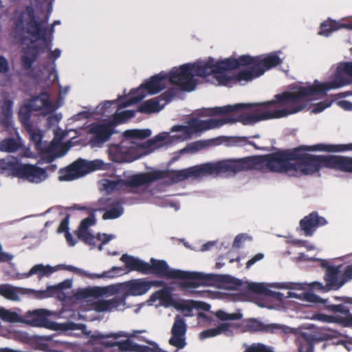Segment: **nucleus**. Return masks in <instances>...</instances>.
<instances>
[{"label":"nucleus","instance_id":"obj_1","mask_svg":"<svg viewBox=\"0 0 352 352\" xmlns=\"http://www.w3.org/2000/svg\"><path fill=\"white\" fill-rule=\"evenodd\" d=\"M316 151L329 153L352 151V143L300 146L266 155L229 159L231 175L233 177L242 171L255 170L263 173L267 170L284 173L289 176L298 177L319 173L322 168L352 173V157L315 155L305 153Z\"/></svg>","mask_w":352,"mask_h":352},{"label":"nucleus","instance_id":"obj_2","mask_svg":"<svg viewBox=\"0 0 352 352\" xmlns=\"http://www.w3.org/2000/svg\"><path fill=\"white\" fill-rule=\"evenodd\" d=\"M306 107L307 104L303 101L297 86H296L292 91H284L276 94L272 100L259 103H239L211 108L208 110L209 116H213L253 108L251 113H242L236 119L224 118L202 120L192 118L188 121V125H175L172 127L171 131L182 132V135L174 137L176 139L185 140L190 139L193 134L219 128L228 123L239 122L243 125H253L263 120L286 117L302 111Z\"/></svg>","mask_w":352,"mask_h":352},{"label":"nucleus","instance_id":"obj_3","mask_svg":"<svg viewBox=\"0 0 352 352\" xmlns=\"http://www.w3.org/2000/svg\"><path fill=\"white\" fill-rule=\"evenodd\" d=\"M120 261L129 271H136L143 274H154L158 277L170 279L184 280L179 284L182 289L197 288L200 285H211L216 282H227L230 278L228 275L205 274L197 272H188L171 269L164 260L151 258L150 263H146L133 256L124 254Z\"/></svg>","mask_w":352,"mask_h":352},{"label":"nucleus","instance_id":"obj_4","mask_svg":"<svg viewBox=\"0 0 352 352\" xmlns=\"http://www.w3.org/2000/svg\"><path fill=\"white\" fill-rule=\"evenodd\" d=\"M46 20H39L36 16L34 8L27 6L23 12L14 20V30L16 32L22 34L26 32L32 37L40 38L43 41L42 46L30 45L23 51L21 57L22 67L26 69H31L33 63L36 60L41 53L49 50L48 58L56 60L60 56L61 51L59 49L51 50V44L47 41Z\"/></svg>","mask_w":352,"mask_h":352},{"label":"nucleus","instance_id":"obj_5","mask_svg":"<svg viewBox=\"0 0 352 352\" xmlns=\"http://www.w3.org/2000/svg\"><path fill=\"white\" fill-rule=\"evenodd\" d=\"M350 84H352V62H343L338 65L332 80L326 82L315 80L311 85L297 86V88L307 104L313 96H325L328 91Z\"/></svg>","mask_w":352,"mask_h":352},{"label":"nucleus","instance_id":"obj_6","mask_svg":"<svg viewBox=\"0 0 352 352\" xmlns=\"http://www.w3.org/2000/svg\"><path fill=\"white\" fill-rule=\"evenodd\" d=\"M206 176L232 177L229 159L216 162H208L176 170L173 173L172 180L178 183L192 177L197 179Z\"/></svg>","mask_w":352,"mask_h":352},{"label":"nucleus","instance_id":"obj_7","mask_svg":"<svg viewBox=\"0 0 352 352\" xmlns=\"http://www.w3.org/2000/svg\"><path fill=\"white\" fill-rule=\"evenodd\" d=\"M165 170H153L148 173L133 174L126 179L107 180L104 184L105 190L111 193L113 191L134 192L133 188L150 184L155 181L166 177Z\"/></svg>","mask_w":352,"mask_h":352},{"label":"nucleus","instance_id":"obj_8","mask_svg":"<svg viewBox=\"0 0 352 352\" xmlns=\"http://www.w3.org/2000/svg\"><path fill=\"white\" fill-rule=\"evenodd\" d=\"M192 66L195 76L206 77L213 74L219 85H221L220 76H223L225 72L238 69L236 58H228L218 61L209 58L206 61L192 63Z\"/></svg>","mask_w":352,"mask_h":352},{"label":"nucleus","instance_id":"obj_9","mask_svg":"<svg viewBox=\"0 0 352 352\" xmlns=\"http://www.w3.org/2000/svg\"><path fill=\"white\" fill-rule=\"evenodd\" d=\"M166 79H168L167 74L162 72L151 76L150 79L146 80L140 88L134 91H131L130 98L123 102L121 107H126L140 102L146 96L142 93V89H146L147 93L151 95L160 92L165 88L164 80Z\"/></svg>","mask_w":352,"mask_h":352},{"label":"nucleus","instance_id":"obj_10","mask_svg":"<svg viewBox=\"0 0 352 352\" xmlns=\"http://www.w3.org/2000/svg\"><path fill=\"white\" fill-rule=\"evenodd\" d=\"M167 76L170 83L179 86L182 91H191L197 86L192 63L184 64L178 68L175 67Z\"/></svg>","mask_w":352,"mask_h":352},{"label":"nucleus","instance_id":"obj_11","mask_svg":"<svg viewBox=\"0 0 352 352\" xmlns=\"http://www.w3.org/2000/svg\"><path fill=\"white\" fill-rule=\"evenodd\" d=\"M98 168L96 162L78 159L65 169L59 170L60 181H72Z\"/></svg>","mask_w":352,"mask_h":352},{"label":"nucleus","instance_id":"obj_12","mask_svg":"<svg viewBox=\"0 0 352 352\" xmlns=\"http://www.w3.org/2000/svg\"><path fill=\"white\" fill-rule=\"evenodd\" d=\"M238 68L245 67L247 65H255L256 67L263 71L270 69L272 67L281 64L282 60L276 54H270L264 58L260 56H250V55H242L236 58Z\"/></svg>","mask_w":352,"mask_h":352},{"label":"nucleus","instance_id":"obj_13","mask_svg":"<svg viewBox=\"0 0 352 352\" xmlns=\"http://www.w3.org/2000/svg\"><path fill=\"white\" fill-rule=\"evenodd\" d=\"M248 69H242L233 75H228L225 72L223 76H220L221 85L232 87L237 83L250 82L254 78H258L263 74V71L257 69L255 65H247Z\"/></svg>","mask_w":352,"mask_h":352},{"label":"nucleus","instance_id":"obj_14","mask_svg":"<svg viewBox=\"0 0 352 352\" xmlns=\"http://www.w3.org/2000/svg\"><path fill=\"white\" fill-rule=\"evenodd\" d=\"M89 132L94 135L90 140L91 145L101 146L116 132L115 123L113 121H110L108 123L94 124L91 126Z\"/></svg>","mask_w":352,"mask_h":352},{"label":"nucleus","instance_id":"obj_15","mask_svg":"<svg viewBox=\"0 0 352 352\" xmlns=\"http://www.w3.org/2000/svg\"><path fill=\"white\" fill-rule=\"evenodd\" d=\"M321 266L326 270L324 280L327 282V287L341 288L346 283L344 271L341 274V265H329L324 260L321 263Z\"/></svg>","mask_w":352,"mask_h":352},{"label":"nucleus","instance_id":"obj_16","mask_svg":"<svg viewBox=\"0 0 352 352\" xmlns=\"http://www.w3.org/2000/svg\"><path fill=\"white\" fill-rule=\"evenodd\" d=\"M186 330L187 327L184 318L177 316L171 329L172 336L168 343L179 349L184 348L186 344L185 338Z\"/></svg>","mask_w":352,"mask_h":352},{"label":"nucleus","instance_id":"obj_17","mask_svg":"<svg viewBox=\"0 0 352 352\" xmlns=\"http://www.w3.org/2000/svg\"><path fill=\"white\" fill-rule=\"evenodd\" d=\"M162 281L146 280L144 278H139L130 280L125 283L126 292L124 294H129L131 296H141L146 294L152 286H162Z\"/></svg>","mask_w":352,"mask_h":352},{"label":"nucleus","instance_id":"obj_18","mask_svg":"<svg viewBox=\"0 0 352 352\" xmlns=\"http://www.w3.org/2000/svg\"><path fill=\"white\" fill-rule=\"evenodd\" d=\"M30 182L40 183L47 177L46 170L32 164H21L18 177Z\"/></svg>","mask_w":352,"mask_h":352},{"label":"nucleus","instance_id":"obj_19","mask_svg":"<svg viewBox=\"0 0 352 352\" xmlns=\"http://www.w3.org/2000/svg\"><path fill=\"white\" fill-rule=\"evenodd\" d=\"M129 294H122L109 300H98L93 304V309L97 312L113 311L120 306H124Z\"/></svg>","mask_w":352,"mask_h":352},{"label":"nucleus","instance_id":"obj_20","mask_svg":"<svg viewBox=\"0 0 352 352\" xmlns=\"http://www.w3.org/2000/svg\"><path fill=\"white\" fill-rule=\"evenodd\" d=\"M327 220L319 216L318 213L314 211L305 216L300 221V227L305 236H311L314 234L316 228L326 225Z\"/></svg>","mask_w":352,"mask_h":352},{"label":"nucleus","instance_id":"obj_21","mask_svg":"<svg viewBox=\"0 0 352 352\" xmlns=\"http://www.w3.org/2000/svg\"><path fill=\"white\" fill-rule=\"evenodd\" d=\"M23 322L32 327H47L50 322L47 318V311L44 309H36L27 312Z\"/></svg>","mask_w":352,"mask_h":352},{"label":"nucleus","instance_id":"obj_22","mask_svg":"<svg viewBox=\"0 0 352 352\" xmlns=\"http://www.w3.org/2000/svg\"><path fill=\"white\" fill-rule=\"evenodd\" d=\"M128 144L127 140H122L118 144H111L109 146L108 152L111 160L116 162L124 161L130 151Z\"/></svg>","mask_w":352,"mask_h":352},{"label":"nucleus","instance_id":"obj_23","mask_svg":"<svg viewBox=\"0 0 352 352\" xmlns=\"http://www.w3.org/2000/svg\"><path fill=\"white\" fill-rule=\"evenodd\" d=\"M32 292L31 289L14 287L9 284L0 285V295L13 301L19 300L20 295L28 294Z\"/></svg>","mask_w":352,"mask_h":352},{"label":"nucleus","instance_id":"obj_24","mask_svg":"<svg viewBox=\"0 0 352 352\" xmlns=\"http://www.w3.org/2000/svg\"><path fill=\"white\" fill-rule=\"evenodd\" d=\"M313 318L327 323H338L343 327H352V316L343 317L340 316H329L324 314H316Z\"/></svg>","mask_w":352,"mask_h":352},{"label":"nucleus","instance_id":"obj_25","mask_svg":"<svg viewBox=\"0 0 352 352\" xmlns=\"http://www.w3.org/2000/svg\"><path fill=\"white\" fill-rule=\"evenodd\" d=\"M65 269L67 270L72 272L74 273L78 274L80 276H83L85 277H88L90 278H102V277H107V278H113L114 277V275L112 274L113 272L116 271H121L122 269L121 267H113L111 270L107 272H104L102 274H89L86 271H84L82 269L77 268L72 265H67L66 266Z\"/></svg>","mask_w":352,"mask_h":352},{"label":"nucleus","instance_id":"obj_26","mask_svg":"<svg viewBox=\"0 0 352 352\" xmlns=\"http://www.w3.org/2000/svg\"><path fill=\"white\" fill-rule=\"evenodd\" d=\"M57 270V268L51 267L50 265H43V264H37L34 265L25 274V277H30L32 275L36 274L39 278L43 276H49Z\"/></svg>","mask_w":352,"mask_h":352},{"label":"nucleus","instance_id":"obj_27","mask_svg":"<svg viewBox=\"0 0 352 352\" xmlns=\"http://www.w3.org/2000/svg\"><path fill=\"white\" fill-rule=\"evenodd\" d=\"M163 106L160 104L158 98H154L144 102L138 108V111L142 113H156L162 110Z\"/></svg>","mask_w":352,"mask_h":352},{"label":"nucleus","instance_id":"obj_28","mask_svg":"<svg viewBox=\"0 0 352 352\" xmlns=\"http://www.w3.org/2000/svg\"><path fill=\"white\" fill-rule=\"evenodd\" d=\"M250 292L274 297L278 300L282 298L283 294L280 292H273L266 287L263 283H250L248 286Z\"/></svg>","mask_w":352,"mask_h":352},{"label":"nucleus","instance_id":"obj_29","mask_svg":"<svg viewBox=\"0 0 352 352\" xmlns=\"http://www.w3.org/2000/svg\"><path fill=\"white\" fill-rule=\"evenodd\" d=\"M21 164H22L19 163L16 159H3L0 161V168L9 172L11 175L17 177Z\"/></svg>","mask_w":352,"mask_h":352},{"label":"nucleus","instance_id":"obj_30","mask_svg":"<svg viewBox=\"0 0 352 352\" xmlns=\"http://www.w3.org/2000/svg\"><path fill=\"white\" fill-rule=\"evenodd\" d=\"M102 344L107 347L118 346L121 352L135 351L136 344L130 340L116 342H102Z\"/></svg>","mask_w":352,"mask_h":352},{"label":"nucleus","instance_id":"obj_31","mask_svg":"<svg viewBox=\"0 0 352 352\" xmlns=\"http://www.w3.org/2000/svg\"><path fill=\"white\" fill-rule=\"evenodd\" d=\"M151 300L152 301L160 300L162 304L168 305L173 301L172 293L169 289L164 288L154 292L151 296Z\"/></svg>","mask_w":352,"mask_h":352},{"label":"nucleus","instance_id":"obj_32","mask_svg":"<svg viewBox=\"0 0 352 352\" xmlns=\"http://www.w3.org/2000/svg\"><path fill=\"white\" fill-rule=\"evenodd\" d=\"M230 144L236 146H244L245 145H250L256 150L268 151L265 147L258 146L254 142L250 141L248 137H232L230 138Z\"/></svg>","mask_w":352,"mask_h":352},{"label":"nucleus","instance_id":"obj_33","mask_svg":"<svg viewBox=\"0 0 352 352\" xmlns=\"http://www.w3.org/2000/svg\"><path fill=\"white\" fill-rule=\"evenodd\" d=\"M72 287V282L69 280H65L57 285L49 286L46 291L41 292L42 297L46 298L50 296L59 293L65 289H68Z\"/></svg>","mask_w":352,"mask_h":352},{"label":"nucleus","instance_id":"obj_34","mask_svg":"<svg viewBox=\"0 0 352 352\" xmlns=\"http://www.w3.org/2000/svg\"><path fill=\"white\" fill-rule=\"evenodd\" d=\"M322 304H324V308L326 310H327L329 312L336 314V313H340L343 315H344V317H348L349 316H352V314H350L349 309L346 306L340 304V305H331L329 303L328 300H322Z\"/></svg>","mask_w":352,"mask_h":352},{"label":"nucleus","instance_id":"obj_35","mask_svg":"<svg viewBox=\"0 0 352 352\" xmlns=\"http://www.w3.org/2000/svg\"><path fill=\"white\" fill-rule=\"evenodd\" d=\"M123 135L126 138H135L139 140H144L151 136V131L148 129H129L125 131Z\"/></svg>","mask_w":352,"mask_h":352},{"label":"nucleus","instance_id":"obj_36","mask_svg":"<svg viewBox=\"0 0 352 352\" xmlns=\"http://www.w3.org/2000/svg\"><path fill=\"white\" fill-rule=\"evenodd\" d=\"M50 104V102L48 100V98L41 96H37L34 98L32 100H30L27 105V107L29 109L30 111H37L41 109L43 107L49 106Z\"/></svg>","mask_w":352,"mask_h":352},{"label":"nucleus","instance_id":"obj_37","mask_svg":"<svg viewBox=\"0 0 352 352\" xmlns=\"http://www.w3.org/2000/svg\"><path fill=\"white\" fill-rule=\"evenodd\" d=\"M0 318L5 322L11 323L23 322L21 316L16 312L4 308H0Z\"/></svg>","mask_w":352,"mask_h":352},{"label":"nucleus","instance_id":"obj_38","mask_svg":"<svg viewBox=\"0 0 352 352\" xmlns=\"http://www.w3.org/2000/svg\"><path fill=\"white\" fill-rule=\"evenodd\" d=\"M19 148V142L12 138L4 139L0 142V150L1 151L12 153L18 151Z\"/></svg>","mask_w":352,"mask_h":352},{"label":"nucleus","instance_id":"obj_39","mask_svg":"<svg viewBox=\"0 0 352 352\" xmlns=\"http://www.w3.org/2000/svg\"><path fill=\"white\" fill-rule=\"evenodd\" d=\"M339 30L338 21L328 19L320 24L319 34L329 36L332 32Z\"/></svg>","mask_w":352,"mask_h":352},{"label":"nucleus","instance_id":"obj_40","mask_svg":"<svg viewBox=\"0 0 352 352\" xmlns=\"http://www.w3.org/2000/svg\"><path fill=\"white\" fill-rule=\"evenodd\" d=\"M322 331H333V332H336L337 333L336 334V337L334 338H332V339H327V340H324L323 341H331L332 342V344H335V345H338V344H341V345H343L344 347L347 350V351H350L351 349L350 347L349 346V344H351V342H349V341H346L344 340H342L340 338V337L341 336H344L342 333H340V332H338V331L336 330H333V329H319L318 331H317L315 334H318V333Z\"/></svg>","mask_w":352,"mask_h":352},{"label":"nucleus","instance_id":"obj_41","mask_svg":"<svg viewBox=\"0 0 352 352\" xmlns=\"http://www.w3.org/2000/svg\"><path fill=\"white\" fill-rule=\"evenodd\" d=\"M76 235L78 238L83 241L85 244L89 245L92 248L96 246V241L97 239V236L95 237L89 231H77Z\"/></svg>","mask_w":352,"mask_h":352},{"label":"nucleus","instance_id":"obj_42","mask_svg":"<svg viewBox=\"0 0 352 352\" xmlns=\"http://www.w3.org/2000/svg\"><path fill=\"white\" fill-rule=\"evenodd\" d=\"M123 213V208L122 206L118 204L117 206H113L110 209L107 210L102 215V219H113L119 217Z\"/></svg>","mask_w":352,"mask_h":352},{"label":"nucleus","instance_id":"obj_43","mask_svg":"<svg viewBox=\"0 0 352 352\" xmlns=\"http://www.w3.org/2000/svg\"><path fill=\"white\" fill-rule=\"evenodd\" d=\"M135 111L134 110H125L119 113H116L114 115L113 122L122 123L127 120L135 117Z\"/></svg>","mask_w":352,"mask_h":352},{"label":"nucleus","instance_id":"obj_44","mask_svg":"<svg viewBox=\"0 0 352 352\" xmlns=\"http://www.w3.org/2000/svg\"><path fill=\"white\" fill-rule=\"evenodd\" d=\"M272 349L261 343H254L248 346L243 352H272Z\"/></svg>","mask_w":352,"mask_h":352},{"label":"nucleus","instance_id":"obj_45","mask_svg":"<svg viewBox=\"0 0 352 352\" xmlns=\"http://www.w3.org/2000/svg\"><path fill=\"white\" fill-rule=\"evenodd\" d=\"M165 139L166 136L162 133H160L157 135L154 138L150 139L145 143L141 144V147L146 149H150L153 148L157 142H163L165 140Z\"/></svg>","mask_w":352,"mask_h":352},{"label":"nucleus","instance_id":"obj_46","mask_svg":"<svg viewBox=\"0 0 352 352\" xmlns=\"http://www.w3.org/2000/svg\"><path fill=\"white\" fill-rule=\"evenodd\" d=\"M28 132L30 135V140L35 144L36 147L37 148L41 144L43 135L41 132L38 130H34L32 129H28Z\"/></svg>","mask_w":352,"mask_h":352},{"label":"nucleus","instance_id":"obj_47","mask_svg":"<svg viewBox=\"0 0 352 352\" xmlns=\"http://www.w3.org/2000/svg\"><path fill=\"white\" fill-rule=\"evenodd\" d=\"M176 94L177 90L175 88H170L167 91H164L162 94L160 95V96L157 98H159L160 101L161 100H165V103L162 105L164 107L165 104L170 102L172 100V99L176 96Z\"/></svg>","mask_w":352,"mask_h":352},{"label":"nucleus","instance_id":"obj_48","mask_svg":"<svg viewBox=\"0 0 352 352\" xmlns=\"http://www.w3.org/2000/svg\"><path fill=\"white\" fill-rule=\"evenodd\" d=\"M325 283H326V284H325V285H324L322 283H321L320 282L315 281V282L311 283L309 284V286L313 289L319 290L321 292H329L330 290H338L340 289V288H337V287H327V282H325Z\"/></svg>","mask_w":352,"mask_h":352},{"label":"nucleus","instance_id":"obj_49","mask_svg":"<svg viewBox=\"0 0 352 352\" xmlns=\"http://www.w3.org/2000/svg\"><path fill=\"white\" fill-rule=\"evenodd\" d=\"M95 219L94 217H87L80 222L78 231H89L88 228L94 225Z\"/></svg>","mask_w":352,"mask_h":352},{"label":"nucleus","instance_id":"obj_50","mask_svg":"<svg viewBox=\"0 0 352 352\" xmlns=\"http://www.w3.org/2000/svg\"><path fill=\"white\" fill-rule=\"evenodd\" d=\"M56 157L54 153L47 152L44 153L41 159L38 160V164L42 165L43 164H51Z\"/></svg>","mask_w":352,"mask_h":352},{"label":"nucleus","instance_id":"obj_51","mask_svg":"<svg viewBox=\"0 0 352 352\" xmlns=\"http://www.w3.org/2000/svg\"><path fill=\"white\" fill-rule=\"evenodd\" d=\"M69 214H67L65 218L61 221L58 229V233H63L69 231Z\"/></svg>","mask_w":352,"mask_h":352},{"label":"nucleus","instance_id":"obj_52","mask_svg":"<svg viewBox=\"0 0 352 352\" xmlns=\"http://www.w3.org/2000/svg\"><path fill=\"white\" fill-rule=\"evenodd\" d=\"M1 109V112L0 113L12 115V102L10 100H4Z\"/></svg>","mask_w":352,"mask_h":352},{"label":"nucleus","instance_id":"obj_53","mask_svg":"<svg viewBox=\"0 0 352 352\" xmlns=\"http://www.w3.org/2000/svg\"><path fill=\"white\" fill-rule=\"evenodd\" d=\"M11 117L12 115L0 113V125L6 129H9L12 124Z\"/></svg>","mask_w":352,"mask_h":352},{"label":"nucleus","instance_id":"obj_54","mask_svg":"<svg viewBox=\"0 0 352 352\" xmlns=\"http://www.w3.org/2000/svg\"><path fill=\"white\" fill-rule=\"evenodd\" d=\"M10 67L8 60L3 56H0V73L6 74L9 72Z\"/></svg>","mask_w":352,"mask_h":352},{"label":"nucleus","instance_id":"obj_55","mask_svg":"<svg viewBox=\"0 0 352 352\" xmlns=\"http://www.w3.org/2000/svg\"><path fill=\"white\" fill-rule=\"evenodd\" d=\"M112 236L111 235H108L107 234H98L97 235V240L98 241H100L102 243L100 245H99L98 246V249L100 250H102V245H105L107 244V243H109V241L112 239Z\"/></svg>","mask_w":352,"mask_h":352},{"label":"nucleus","instance_id":"obj_56","mask_svg":"<svg viewBox=\"0 0 352 352\" xmlns=\"http://www.w3.org/2000/svg\"><path fill=\"white\" fill-rule=\"evenodd\" d=\"M120 336H122V335H120L119 333H114L107 334V335L98 333V334L93 335L91 336V339H92V340L95 341V340H101V339L106 338H113L116 339Z\"/></svg>","mask_w":352,"mask_h":352},{"label":"nucleus","instance_id":"obj_57","mask_svg":"<svg viewBox=\"0 0 352 352\" xmlns=\"http://www.w3.org/2000/svg\"><path fill=\"white\" fill-rule=\"evenodd\" d=\"M205 146V144L202 141H197L188 145L187 148L192 152L197 151Z\"/></svg>","mask_w":352,"mask_h":352},{"label":"nucleus","instance_id":"obj_58","mask_svg":"<svg viewBox=\"0 0 352 352\" xmlns=\"http://www.w3.org/2000/svg\"><path fill=\"white\" fill-rule=\"evenodd\" d=\"M264 257V254L263 253H257L254 255L252 258L248 261L246 263V268L249 269L252 265L256 263L257 261L262 260Z\"/></svg>","mask_w":352,"mask_h":352},{"label":"nucleus","instance_id":"obj_59","mask_svg":"<svg viewBox=\"0 0 352 352\" xmlns=\"http://www.w3.org/2000/svg\"><path fill=\"white\" fill-rule=\"evenodd\" d=\"M217 335L218 334H217L216 328L209 329H207V330H205V331H203L202 332H201L200 338L204 339V338H207L214 337Z\"/></svg>","mask_w":352,"mask_h":352},{"label":"nucleus","instance_id":"obj_60","mask_svg":"<svg viewBox=\"0 0 352 352\" xmlns=\"http://www.w3.org/2000/svg\"><path fill=\"white\" fill-rule=\"evenodd\" d=\"M333 101V100H332L331 101L325 100V101H323V102H318L316 104V110L317 111H318V112H320V111H323L324 109L330 107Z\"/></svg>","mask_w":352,"mask_h":352},{"label":"nucleus","instance_id":"obj_61","mask_svg":"<svg viewBox=\"0 0 352 352\" xmlns=\"http://www.w3.org/2000/svg\"><path fill=\"white\" fill-rule=\"evenodd\" d=\"M189 303L190 305L197 306L199 308L203 309L204 310L208 311L210 308V305L208 303L203 302H197L194 300H190Z\"/></svg>","mask_w":352,"mask_h":352},{"label":"nucleus","instance_id":"obj_62","mask_svg":"<svg viewBox=\"0 0 352 352\" xmlns=\"http://www.w3.org/2000/svg\"><path fill=\"white\" fill-rule=\"evenodd\" d=\"M65 236L67 243L69 246L72 247L76 245L77 241L74 238L72 234L69 231H67L65 233Z\"/></svg>","mask_w":352,"mask_h":352},{"label":"nucleus","instance_id":"obj_63","mask_svg":"<svg viewBox=\"0 0 352 352\" xmlns=\"http://www.w3.org/2000/svg\"><path fill=\"white\" fill-rule=\"evenodd\" d=\"M338 105L346 111L352 110V103L348 100H341L338 102Z\"/></svg>","mask_w":352,"mask_h":352},{"label":"nucleus","instance_id":"obj_64","mask_svg":"<svg viewBox=\"0 0 352 352\" xmlns=\"http://www.w3.org/2000/svg\"><path fill=\"white\" fill-rule=\"evenodd\" d=\"M346 283L352 280V265H348L344 270Z\"/></svg>","mask_w":352,"mask_h":352}]
</instances>
